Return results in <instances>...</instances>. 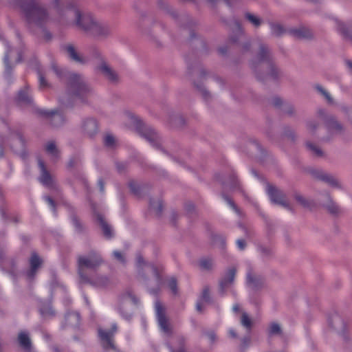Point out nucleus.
<instances>
[{
  "label": "nucleus",
  "instance_id": "nucleus-1",
  "mask_svg": "<svg viewBox=\"0 0 352 352\" xmlns=\"http://www.w3.org/2000/svg\"><path fill=\"white\" fill-rule=\"evenodd\" d=\"M67 14L74 15L73 26L87 36L102 40L111 34V28L107 23L98 20L89 13L82 12L80 10H73L67 12Z\"/></svg>",
  "mask_w": 352,
  "mask_h": 352
},
{
  "label": "nucleus",
  "instance_id": "nucleus-2",
  "mask_svg": "<svg viewBox=\"0 0 352 352\" xmlns=\"http://www.w3.org/2000/svg\"><path fill=\"white\" fill-rule=\"evenodd\" d=\"M103 263L100 255L92 250L88 256L79 255L77 258L78 272L81 280L84 283H91L98 286H104L108 283L106 276H100L96 280L89 278L85 273V269L95 270Z\"/></svg>",
  "mask_w": 352,
  "mask_h": 352
},
{
  "label": "nucleus",
  "instance_id": "nucleus-3",
  "mask_svg": "<svg viewBox=\"0 0 352 352\" xmlns=\"http://www.w3.org/2000/svg\"><path fill=\"white\" fill-rule=\"evenodd\" d=\"M26 1L27 2L23 4L22 9L30 23L41 25L49 21L48 12L38 0Z\"/></svg>",
  "mask_w": 352,
  "mask_h": 352
},
{
  "label": "nucleus",
  "instance_id": "nucleus-4",
  "mask_svg": "<svg viewBox=\"0 0 352 352\" xmlns=\"http://www.w3.org/2000/svg\"><path fill=\"white\" fill-rule=\"evenodd\" d=\"M69 0H51L50 7L54 14V19L62 25H74V15L68 16L67 12L73 10H79L72 8Z\"/></svg>",
  "mask_w": 352,
  "mask_h": 352
},
{
  "label": "nucleus",
  "instance_id": "nucleus-5",
  "mask_svg": "<svg viewBox=\"0 0 352 352\" xmlns=\"http://www.w3.org/2000/svg\"><path fill=\"white\" fill-rule=\"evenodd\" d=\"M67 78V90L70 95L81 99L88 96L90 89L80 75L71 73Z\"/></svg>",
  "mask_w": 352,
  "mask_h": 352
},
{
  "label": "nucleus",
  "instance_id": "nucleus-6",
  "mask_svg": "<svg viewBox=\"0 0 352 352\" xmlns=\"http://www.w3.org/2000/svg\"><path fill=\"white\" fill-rule=\"evenodd\" d=\"M256 61L261 63L263 69H268L272 77H278L279 72L272 62L271 52L269 48L263 44H261L259 46Z\"/></svg>",
  "mask_w": 352,
  "mask_h": 352
},
{
  "label": "nucleus",
  "instance_id": "nucleus-7",
  "mask_svg": "<svg viewBox=\"0 0 352 352\" xmlns=\"http://www.w3.org/2000/svg\"><path fill=\"white\" fill-rule=\"evenodd\" d=\"M118 327L116 324H113L111 329L104 330L102 329H98V335L100 339L102 347L106 349H113V336L117 331Z\"/></svg>",
  "mask_w": 352,
  "mask_h": 352
},
{
  "label": "nucleus",
  "instance_id": "nucleus-8",
  "mask_svg": "<svg viewBox=\"0 0 352 352\" xmlns=\"http://www.w3.org/2000/svg\"><path fill=\"white\" fill-rule=\"evenodd\" d=\"M137 266L138 274L140 276L142 277L144 274L146 275L147 277L153 276L157 282L160 280V273L157 267L152 265L144 263L143 258L141 256H138L137 258Z\"/></svg>",
  "mask_w": 352,
  "mask_h": 352
},
{
  "label": "nucleus",
  "instance_id": "nucleus-9",
  "mask_svg": "<svg viewBox=\"0 0 352 352\" xmlns=\"http://www.w3.org/2000/svg\"><path fill=\"white\" fill-rule=\"evenodd\" d=\"M320 118L325 122V125L329 131L333 133H340L343 130V126L332 116L327 115L324 110L318 111Z\"/></svg>",
  "mask_w": 352,
  "mask_h": 352
},
{
  "label": "nucleus",
  "instance_id": "nucleus-10",
  "mask_svg": "<svg viewBox=\"0 0 352 352\" xmlns=\"http://www.w3.org/2000/svg\"><path fill=\"white\" fill-rule=\"evenodd\" d=\"M267 193L274 204L280 205L288 210H292L289 204L286 199L285 195L281 190L269 185L267 186Z\"/></svg>",
  "mask_w": 352,
  "mask_h": 352
},
{
  "label": "nucleus",
  "instance_id": "nucleus-11",
  "mask_svg": "<svg viewBox=\"0 0 352 352\" xmlns=\"http://www.w3.org/2000/svg\"><path fill=\"white\" fill-rule=\"evenodd\" d=\"M155 311L158 322L162 330L166 333H170V328L165 316L164 309L162 305L158 301L155 302Z\"/></svg>",
  "mask_w": 352,
  "mask_h": 352
},
{
  "label": "nucleus",
  "instance_id": "nucleus-12",
  "mask_svg": "<svg viewBox=\"0 0 352 352\" xmlns=\"http://www.w3.org/2000/svg\"><path fill=\"white\" fill-rule=\"evenodd\" d=\"M98 70L110 82L113 83L119 81V76L106 62H102L98 66Z\"/></svg>",
  "mask_w": 352,
  "mask_h": 352
},
{
  "label": "nucleus",
  "instance_id": "nucleus-13",
  "mask_svg": "<svg viewBox=\"0 0 352 352\" xmlns=\"http://www.w3.org/2000/svg\"><path fill=\"white\" fill-rule=\"evenodd\" d=\"M38 166L41 169V177L39 178L40 182L45 186H52L54 182L53 177L47 170L45 163L43 160H38Z\"/></svg>",
  "mask_w": 352,
  "mask_h": 352
},
{
  "label": "nucleus",
  "instance_id": "nucleus-14",
  "mask_svg": "<svg viewBox=\"0 0 352 352\" xmlns=\"http://www.w3.org/2000/svg\"><path fill=\"white\" fill-rule=\"evenodd\" d=\"M41 113L44 115L52 126L57 127L62 125L64 122V118L62 114L57 111H42Z\"/></svg>",
  "mask_w": 352,
  "mask_h": 352
},
{
  "label": "nucleus",
  "instance_id": "nucleus-15",
  "mask_svg": "<svg viewBox=\"0 0 352 352\" xmlns=\"http://www.w3.org/2000/svg\"><path fill=\"white\" fill-rule=\"evenodd\" d=\"M236 273V269L234 267H230L227 270L224 277L220 282V286L223 290L230 287L233 283Z\"/></svg>",
  "mask_w": 352,
  "mask_h": 352
},
{
  "label": "nucleus",
  "instance_id": "nucleus-16",
  "mask_svg": "<svg viewBox=\"0 0 352 352\" xmlns=\"http://www.w3.org/2000/svg\"><path fill=\"white\" fill-rule=\"evenodd\" d=\"M64 50L67 52L68 56L74 61L80 63H84L86 62V59L77 52L73 45H66L64 47Z\"/></svg>",
  "mask_w": 352,
  "mask_h": 352
},
{
  "label": "nucleus",
  "instance_id": "nucleus-17",
  "mask_svg": "<svg viewBox=\"0 0 352 352\" xmlns=\"http://www.w3.org/2000/svg\"><path fill=\"white\" fill-rule=\"evenodd\" d=\"M338 30L342 34L345 39L352 43V23H344L341 21L337 22Z\"/></svg>",
  "mask_w": 352,
  "mask_h": 352
},
{
  "label": "nucleus",
  "instance_id": "nucleus-18",
  "mask_svg": "<svg viewBox=\"0 0 352 352\" xmlns=\"http://www.w3.org/2000/svg\"><path fill=\"white\" fill-rule=\"evenodd\" d=\"M30 263V270L28 272V276L30 278H32L34 276L37 269L41 266L42 261L36 254L33 253L31 256Z\"/></svg>",
  "mask_w": 352,
  "mask_h": 352
},
{
  "label": "nucleus",
  "instance_id": "nucleus-19",
  "mask_svg": "<svg viewBox=\"0 0 352 352\" xmlns=\"http://www.w3.org/2000/svg\"><path fill=\"white\" fill-rule=\"evenodd\" d=\"M82 129L84 132L89 136H93L98 130V124L94 119H87L82 124Z\"/></svg>",
  "mask_w": 352,
  "mask_h": 352
},
{
  "label": "nucleus",
  "instance_id": "nucleus-20",
  "mask_svg": "<svg viewBox=\"0 0 352 352\" xmlns=\"http://www.w3.org/2000/svg\"><path fill=\"white\" fill-rule=\"evenodd\" d=\"M248 282L252 288L258 289L264 284V279L261 276L248 273Z\"/></svg>",
  "mask_w": 352,
  "mask_h": 352
},
{
  "label": "nucleus",
  "instance_id": "nucleus-21",
  "mask_svg": "<svg viewBox=\"0 0 352 352\" xmlns=\"http://www.w3.org/2000/svg\"><path fill=\"white\" fill-rule=\"evenodd\" d=\"M45 151L48 155H50L54 161H56L60 156V152L56 146L54 142H48L45 146Z\"/></svg>",
  "mask_w": 352,
  "mask_h": 352
},
{
  "label": "nucleus",
  "instance_id": "nucleus-22",
  "mask_svg": "<svg viewBox=\"0 0 352 352\" xmlns=\"http://www.w3.org/2000/svg\"><path fill=\"white\" fill-rule=\"evenodd\" d=\"M291 33L298 38H309L312 36V32L306 28L292 30Z\"/></svg>",
  "mask_w": 352,
  "mask_h": 352
},
{
  "label": "nucleus",
  "instance_id": "nucleus-23",
  "mask_svg": "<svg viewBox=\"0 0 352 352\" xmlns=\"http://www.w3.org/2000/svg\"><path fill=\"white\" fill-rule=\"evenodd\" d=\"M18 340L20 345L25 349L29 350L31 347V341L28 333L21 331L19 333Z\"/></svg>",
  "mask_w": 352,
  "mask_h": 352
},
{
  "label": "nucleus",
  "instance_id": "nucleus-24",
  "mask_svg": "<svg viewBox=\"0 0 352 352\" xmlns=\"http://www.w3.org/2000/svg\"><path fill=\"white\" fill-rule=\"evenodd\" d=\"M244 18L255 28L259 27L263 22L259 16L249 12L244 14Z\"/></svg>",
  "mask_w": 352,
  "mask_h": 352
},
{
  "label": "nucleus",
  "instance_id": "nucleus-25",
  "mask_svg": "<svg viewBox=\"0 0 352 352\" xmlns=\"http://www.w3.org/2000/svg\"><path fill=\"white\" fill-rule=\"evenodd\" d=\"M210 302V292L208 288L203 290L201 301L198 302L196 306L197 311L202 312V307L204 304Z\"/></svg>",
  "mask_w": 352,
  "mask_h": 352
},
{
  "label": "nucleus",
  "instance_id": "nucleus-26",
  "mask_svg": "<svg viewBox=\"0 0 352 352\" xmlns=\"http://www.w3.org/2000/svg\"><path fill=\"white\" fill-rule=\"evenodd\" d=\"M97 220L98 223H100L104 234L107 238H111L112 236V232L111 230V228L109 226V225L105 222L104 219H103L102 216L100 214L97 215Z\"/></svg>",
  "mask_w": 352,
  "mask_h": 352
},
{
  "label": "nucleus",
  "instance_id": "nucleus-27",
  "mask_svg": "<svg viewBox=\"0 0 352 352\" xmlns=\"http://www.w3.org/2000/svg\"><path fill=\"white\" fill-rule=\"evenodd\" d=\"M18 102L21 104H30L32 102V98L30 96L28 88L25 87L24 89L19 92L17 96Z\"/></svg>",
  "mask_w": 352,
  "mask_h": 352
},
{
  "label": "nucleus",
  "instance_id": "nucleus-28",
  "mask_svg": "<svg viewBox=\"0 0 352 352\" xmlns=\"http://www.w3.org/2000/svg\"><path fill=\"white\" fill-rule=\"evenodd\" d=\"M213 261L209 258H203L199 261V267L201 270L210 271L213 268Z\"/></svg>",
  "mask_w": 352,
  "mask_h": 352
},
{
  "label": "nucleus",
  "instance_id": "nucleus-29",
  "mask_svg": "<svg viewBox=\"0 0 352 352\" xmlns=\"http://www.w3.org/2000/svg\"><path fill=\"white\" fill-rule=\"evenodd\" d=\"M306 146L309 151L311 152L313 155L316 157L323 156V151L316 144H314L311 142H307Z\"/></svg>",
  "mask_w": 352,
  "mask_h": 352
},
{
  "label": "nucleus",
  "instance_id": "nucleus-30",
  "mask_svg": "<svg viewBox=\"0 0 352 352\" xmlns=\"http://www.w3.org/2000/svg\"><path fill=\"white\" fill-rule=\"evenodd\" d=\"M241 324L248 330H250L252 327V320L245 312L241 314Z\"/></svg>",
  "mask_w": 352,
  "mask_h": 352
},
{
  "label": "nucleus",
  "instance_id": "nucleus-31",
  "mask_svg": "<svg viewBox=\"0 0 352 352\" xmlns=\"http://www.w3.org/2000/svg\"><path fill=\"white\" fill-rule=\"evenodd\" d=\"M270 27L272 34L276 36H280L285 32L283 27L279 23H272L270 24Z\"/></svg>",
  "mask_w": 352,
  "mask_h": 352
},
{
  "label": "nucleus",
  "instance_id": "nucleus-32",
  "mask_svg": "<svg viewBox=\"0 0 352 352\" xmlns=\"http://www.w3.org/2000/svg\"><path fill=\"white\" fill-rule=\"evenodd\" d=\"M318 177L321 180L325 181L326 182L329 183L331 186H339L338 182L335 178H333V177H331L330 175H326L324 173H320L318 176Z\"/></svg>",
  "mask_w": 352,
  "mask_h": 352
},
{
  "label": "nucleus",
  "instance_id": "nucleus-33",
  "mask_svg": "<svg viewBox=\"0 0 352 352\" xmlns=\"http://www.w3.org/2000/svg\"><path fill=\"white\" fill-rule=\"evenodd\" d=\"M316 89L322 96L324 97L329 103L333 102V98H331V95L322 86L316 85Z\"/></svg>",
  "mask_w": 352,
  "mask_h": 352
},
{
  "label": "nucleus",
  "instance_id": "nucleus-34",
  "mask_svg": "<svg viewBox=\"0 0 352 352\" xmlns=\"http://www.w3.org/2000/svg\"><path fill=\"white\" fill-rule=\"evenodd\" d=\"M151 209L153 210L156 214H160L162 211V203L160 200L151 201L150 203Z\"/></svg>",
  "mask_w": 352,
  "mask_h": 352
},
{
  "label": "nucleus",
  "instance_id": "nucleus-35",
  "mask_svg": "<svg viewBox=\"0 0 352 352\" xmlns=\"http://www.w3.org/2000/svg\"><path fill=\"white\" fill-rule=\"evenodd\" d=\"M104 142L105 146L113 148L116 145V139L112 135L107 134L104 137Z\"/></svg>",
  "mask_w": 352,
  "mask_h": 352
},
{
  "label": "nucleus",
  "instance_id": "nucleus-36",
  "mask_svg": "<svg viewBox=\"0 0 352 352\" xmlns=\"http://www.w3.org/2000/svg\"><path fill=\"white\" fill-rule=\"evenodd\" d=\"M50 72H53L59 78H61L64 74L62 69L55 63H52Z\"/></svg>",
  "mask_w": 352,
  "mask_h": 352
},
{
  "label": "nucleus",
  "instance_id": "nucleus-37",
  "mask_svg": "<svg viewBox=\"0 0 352 352\" xmlns=\"http://www.w3.org/2000/svg\"><path fill=\"white\" fill-rule=\"evenodd\" d=\"M281 333V329L278 324L272 323L269 328V333L270 335L280 334Z\"/></svg>",
  "mask_w": 352,
  "mask_h": 352
},
{
  "label": "nucleus",
  "instance_id": "nucleus-38",
  "mask_svg": "<svg viewBox=\"0 0 352 352\" xmlns=\"http://www.w3.org/2000/svg\"><path fill=\"white\" fill-rule=\"evenodd\" d=\"M328 210L332 214H337L339 212L340 209L337 205L330 201L329 204H327Z\"/></svg>",
  "mask_w": 352,
  "mask_h": 352
},
{
  "label": "nucleus",
  "instance_id": "nucleus-39",
  "mask_svg": "<svg viewBox=\"0 0 352 352\" xmlns=\"http://www.w3.org/2000/svg\"><path fill=\"white\" fill-rule=\"evenodd\" d=\"M295 199L303 207L309 206V202L306 200V199L299 194H296L295 195Z\"/></svg>",
  "mask_w": 352,
  "mask_h": 352
},
{
  "label": "nucleus",
  "instance_id": "nucleus-40",
  "mask_svg": "<svg viewBox=\"0 0 352 352\" xmlns=\"http://www.w3.org/2000/svg\"><path fill=\"white\" fill-rule=\"evenodd\" d=\"M168 287L173 294H177V280L175 278H171L169 280Z\"/></svg>",
  "mask_w": 352,
  "mask_h": 352
},
{
  "label": "nucleus",
  "instance_id": "nucleus-41",
  "mask_svg": "<svg viewBox=\"0 0 352 352\" xmlns=\"http://www.w3.org/2000/svg\"><path fill=\"white\" fill-rule=\"evenodd\" d=\"M145 138L151 142H155L157 140V135L153 131H150L148 135H145Z\"/></svg>",
  "mask_w": 352,
  "mask_h": 352
},
{
  "label": "nucleus",
  "instance_id": "nucleus-42",
  "mask_svg": "<svg viewBox=\"0 0 352 352\" xmlns=\"http://www.w3.org/2000/svg\"><path fill=\"white\" fill-rule=\"evenodd\" d=\"M113 254L116 260H118V261H120L122 263H125L124 256L120 252L114 251Z\"/></svg>",
  "mask_w": 352,
  "mask_h": 352
},
{
  "label": "nucleus",
  "instance_id": "nucleus-43",
  "mask_svg": "<svg viewBox=\"0 0 352 352\" xmlns=\"http://www.w3.org/2000/svg\"><path fill=\"white\" fill-rule=\"evenodd\" d=\"M39 87L41 89H45L48 87L44 76L41 73L39 74Z\"/></svg>",
  "mask_w": 352,
  "mask_h": 352
},
{
  "label": "nucleus",
  "instance_id": "nucleus-44",
  "mask_svg": "<svg viewBox=\"0 0 352 352\" xmlns=\"http://www.w3.org/2000/svg\"><path fill=\"white\" fill-rule=\"evenodd\" d=\"M317 123L315 121H310L307 123V129L310 133L313 134L317 127Z\"/></svg>",
  "mask_w": 352,
  "mask_h": 352
},
{
  "label": "nucleus",
  "instance_id": "nucleus-45",
  "mask_svg": "<svg viewBox=\"0 0 352 352\" xmlns=\"http://www.w3.org/2000/svg\"><path fill=\"white\" fill-rule=\"evenodd\" d=\"M78 160L76 158L71 159L67 163V168L71 169L78 164Z\"/></svg>",
  "mask_w": 352,
  "mask_h": 352
},
{
  "label": "nucleus",
  "instance_id": "nucleus-46",
  "mask_svg": "<svg viewBox=\"0 0 352 352\" xmlns=\"http://www.w3.org/2000/svg\"><path fill=\"white\" fill-rule=\"evenodd\" d=\"M342 109L343 112H344L348 116L349 118L352 122V109H349L346 107H342Z\"/></svg>",
  "mask_w": 352,
  "mask_h": 352
},
{
  "label": "nucleus",
  "instance_id": "nucleus-47",
  "mask_svg": "<svg viewBox=\"0 0 352 352\" xmlns=\"http://www.w3.org/2000/svg\"><path fill=\"white\" fill-rule=\"evenodd\" d=\"M236 244H237L239 248L241 250H244V248H245V245H246L245 241L243 239L237 240Z\"/></svg>",
  "mask_w": 352,
  "mask_h": 352
},
{
  "label": "nucleus",
  "instance_id": "nucleus-48",
  "mask_svg": "<svg viewBox=\"0 0 352 352\" xmlns=\"http://www.w3.org/2000/svg\"><path fill=\"white\" fill-rule=\"evenodd\" d=\"M342 322V320L341 318L338 316H336L333 318V321H332V325L336 328L337 327V324L338 323H341Z\"/></svg>",
  "mask_w": 352,
  "mask_h": 352
},
{
  "label": "nucleus",
  "instance_id": "nucleus-49",
  "mask_svg": "<svg viewBox=\"0 0 352 352\" xmlns=\"http://www.w3.org/2000/svg\"><path fill=\"white\" fill-rule=\"evenodd\" d=\"M206 336L212 342H214L216 340V335L213 331L207 332Z\"/></svg>",
  "mask_w": 352,
  "mask_h": 352
},
{
  "label": "nucleus",
  "instance_id": "nucleus-50",
  "mask_svg": "<svg viewBox=\"0 0 352 352\" xmlns=\"http://www.w3.org/2000/svg\"><path fill=\"white\" fill-rule=\"evenodd\" d=\"M67 320H70L72 318L76 319V322H78L79 320V316L77 314H70L67 316Z\"/></svg>",
  "mask_w": 352,
  "mask_h": 352
},
{
  "label": "nucleus",
  "instance_id": "nucleus-51",
  "mask_svg": "<svg viewBox=\"0 0 352 352\" xmlns=\"http://www.w3.org/2000/svg\"><path fill=\"white\" fill-rule=\"evenodd\" d=\"M200 91L206 100H208L210 98V94L205 89L201 88Z\"/></svg>",
  "mask_w": 352,
  "mask_h": 352
},
{
  "label": "nucleus",
  "instance_id": "nucleus-52",
  "mask_svg": "<svg viewBox=\"0 0 352 352\" xmlns=\"http://www.w3.org/2000/svg\"><path fill=\"white\" fill-rule=\"evenodd\" d=\"M225 199L226 200V201L228 202V204L234 210L236 211V206L234 205V204L233 203V201L230 199L228 197H225Z\"/></svg>",
  "mask_w": 352,
  "mask_h": 352
},
{
  "label": "nucleus",
  "instance_id": "nucleus-53",
  "mask_svg": "<svg viewBox=\"0 0 352 352\" xmlns=\"http://www.w3.org/2000/svg\"><path fill=\"white\" fill-rule=\"evenodd\" d=\"M346 66L348 67V69H349L350 73L352 74V60H347L345 61Z\"/></svg>",
  "mask_w": 352,
  "mask_h": 352
},
{
  "label": "nucleus",
  "instance_id": "nucleus-54",
  "mask_svg": "<svg viewBox=\"0 0 352 352\" xmlns=\"http://www.w3.org/2000/svg\"><path fill=\"white\" fill-rule=\"evenodd\" d=\"M125 167H126V166L124 164L118 163L117 164V168L119 170V171H122L123 170H124Z\"/></svg>",
  "mask_w": 352,
  "mask_h": 352
},
{
  "label": "nucleus",
  "instance_id": "nucleus-55",
  "mask_svg": "<svg viewBox=\"0 0 352 352\" xmlns=\"http://www.w3.org/2000/svg\"><path fill=\"white\" fill-rule=\"evenodd\" d=\"M98 185L100 186V191L103 192L104 190V182H103V181L102 179H100L98 181Z\"/></svg>",
  "mask_w": 352,
  "mask_h": 352
},
{
  "label": "nucleus",
  "instance_id": "nucleus-56",
  "mask_svg": "<svg viewBox=\"0 0 352 352\" xmlns=\"http://www.w3.org/2000/svg\"><path fill=\"white\" fill-rule=\"evenodd\" d=\"M46 201L48 202V204L53 208H54V201L52 198L50 197H46Z\"/></svg>",
  "mask_w": 352,
  "mask_h": 352
},
{
  "label": "nucleus",
  "instance_id": "nucleus-57",
  "mask_svg": "<svg viewBox=\"0 0 352 352\" xmlns=\"http://www.w3.org/2000/svg\"><path fill=\"white\" fill-rule=\"evenodd\" d=\"M73 222H74V226L77 228H80V223L78 221V220L76 218H74L73 219Z\"/></svg>",
  "mask_w": 352,
  "mask_h": 352
},
{
  "label": "nucleus",
  "instance_id": "nucleus-58",
  "mask_svg": "<svg viewBox=\"0 0 352 352\" xmlns=\"http://www.w3.org/2000/svg\"><path fill=\"white\" fill-rule=\"evenodd\" d=\"M233 310L234 311H238L239 310V306L238 305H234L233 306Z\"/></svg>",
  "mask_w": 352,
  "mask_h": 352
},
{
  "label": "nucleus",
  "instance_id": "nucleus-59",
  "mask_svg": "<svg viewBox=\"0 0 352 352\" xmlns=\"http://www.w3.org/2000/svg\"><path fill=\"white\" fill-rule=\"evenodd\" d=\"M275 105L278 106L280 104V99H275L274 100Z\"/></svg>",
  "mask_w": 352,
  "mask_h": 352
},
{
  "label": "nucleus",
  "instance_id": "nucleus-60",
  "mask_svg": "<svg viewBox=\"0 0 352 352\" xmlns=\"http://www.w3.org/2000/svg\"><path fill=\"white\" fill-rule=\"evenodd\" d=\"M230 334L233 337V338H235L236 336V333H234V331L233 330H230Z\"/></svg>",
  "mask_w": 352,
  "mask_h": 352
},
{
  "label": "nucleus",
  "instance_id": "nucleus-61",
  "mask_svg": "<svg viewBox=\"0 0 352 352\" xmlns=\"http://www.w3.org/2000/svg\"><path fill=\"white\" fill-rule=\"evenodd\" d=\"M9 56H10V55H9V54H7V55L6 56V57H5V60H6V61H8V58H9Z\"/></svg>",
  "mask_w": 352,
  "mask_h": 352
},
{
  "label": "nucleus",
  "instance_id": "nucleus-62",
  "mask_svg": "<svg viewBox=\"0 0 352 352\" xmlns=\"http://www.w3.org/2000/svg\"><path fill=\"white\" fill-rule=\"evenodd\" d=\"M2 153H3V149H2V147L0 146V156L2 155Z\"/></svg>",
  "mask_w": 352,
  "mask_h": 352
},
{
  "label": "nucleus",
  "instance_id": "nucleus-63",
  "mask_svg": "<svg viewBox=\"0 0 352 352\" xmlns=\"http://www.w3.org/2000/svg\"><path fill=\"white\" fill-rule=\"evenodd\" d=\"M210 2H213L214 0H208Z\"/></svg>",
  "mask_w": 352,
  "mask_h": 352
}]
</instances>
